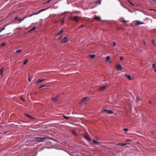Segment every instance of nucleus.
<instances>
[{
  "label": "nucleus",
  "mask_w": 156,
  "mask_h": 156,
  "mask_svg": "<svg viewBox=\"0 0 156 156\" xmlns=\"http://www.w3.org/2000/svg\"><path fill=\"white\" fill-rule=\"evenodd\" d=\"M47 138H49L51 140H53V139L52 138L50 137H49L48 136H44L43 137H35V139H36L37 140V141H38L39 142H43L45 140V139H47Z\"/></svg>",
  "instance_id": "nucleus-1"
},
{
  "label": "nucleus",
  "mask_w": 156,
  "mask_h": 156,
  "mask_svg": "<svg viewBox=\"0 0 156 156\" xmlns=\"http://www.w3.org/2000/svg\"><path fill=\"white\" fill-rule=\"evenodd\" d=\"M102 112H105L108 114H112L113 113V112L112 110L107 109H103L102 111Z\"/></svg>",
  "instance_id": "nucleus-2"
},
{
  "label": "nucleus",
  "mask_w": 156,
  "mask_h": 156,
  "mask_svg": "<svg viewBox=\"0 0 156 156\" xmlns=\"http://www.w3.org/2000/svg\"><path fill=\"white\" fill-rule=\"evenodd\" d=\"M89 98L88 97H85L82 99L81 101L84 103H86L89 100Z\"/></svg>",
  "instance_id": "nucleus-3"
},
{
  "label": "nucleus",
  "mask_w": 156,
  "mask_h": 156,
  "mask_svg": "<svg viewBox=\"0 0 156 156\" xmlns=\"http://www.w3.org/2000/svg\"><path fill=\"white\" fill-rule=\"evenodd\" d=\"M68 41V39L66 37H65L61 41V42L62 43H65Z\"/></svg>",
  "instance_id": "nucleus-4"
},
{
  "label": "nucleus",
  "mask_w": 156,
  "mask_h": 156,
  "mask_svg": "<svg viewBox=\"0 0 156 156\" xmlns=\"http://www.w3.org/2000/svg\"><path fill=\"white\" fill-rule=\"evenodd\" d=\"M123 68L122 66L120 65H117L116 66V69L119 70H121Z\"/></svg>",
  "instance_id": "nucleus-5"
},
{
  "label": "nucleus",
  "mask_w": 156,
  "mask_h": 156,
  "mask_svg": "<svg viewBox=\"0 0 156 156\" xmlns=\"http://www.w3.org/2000/svg\"><path fill=\"white\" fill-rule=\"evenodd\" d=\"M58 96L55 97H52L51 99L54 102H56L58 100Z\"/></svg>",
  "instance_id": "nucleus-6"
},
{
  "label": "nucleus",
  "mask_w": 156,
  "mask_h": 156,
  "mask_svg": "<svg viewBox=\"0 0 156 156\" xmlns=\"http://www.w3.org/2000/svg\"><path fill=\"white\" fill-rule=\"evenodd\" d=\"M84 137L87 139V140L89 141L91 140V139H90V136L87 134H86L84 135Z\"/></svg>",
  "instance_id": "nucleus-7"
},
{
  "label": "nucleus",
  "mask_w": 156,
  "mask_h": 156,
  "mask_svg": "<svg viewBox=\"0 0 156 156\" xmlns=\"http://www.w3.org/2000/svg\"><path fill=\"white\" fill-rule=\"evenodd\" d=\"M71 19L77 22L79 21V17L77 16H75Z\"/></svg>",
  "instance_id": "nucleus-8"
},
{
  "label": "nucleus",
  "mask_w": 156,
  "mask_h": 156,
  "mask_svg": "<svg viewBox=\"0 0 156 156\" xmlns=\"http://www.w3.org/2000/svg\"><path fill=\"white\" fill-rule=\"evenodd\" d=\"M144 24V23L140 22L139 20H136V21L135 25H139L142 24Z\"/></svg>",
  "instance_id": "nucleus-9"
},
{
  "label": "nucleus",
  "mask_w": 156,
  "mask_h": 156,
  "mask_svg": "<svg viewBox=\"0 0 156 156\" xmlns=\"http://www.w3.org/2000/svg\"><path fill=\"white\" fill-rule=\"evenodd\" d=\"M63 29H62L60 31H59L58 33L56 34V36L57 37L63 31Z\"/></svg>",
  "instance_id": "nucleus-10"
},
{
  "label": "nucleus",
  "mask_w": 156,
  "mask_h": 156,
  "mask_svg": "<svg viewBox=\"0 0 156 156\" xmlns=\"http://www.w3.org/2000/svg\"><path fill=\"white\" fill-rule=\"evenodd\" d=\"M44 80H45V79H39L37 80V81L35 82V83H40V82H41L42 81Z\"/></svg>",
  "instance_id": "nucleus-11"
},
{
  "label": "nucleus",
  "mask_w": 156,
  "mask_h": 156,
  "mask_svg": "<svg viewBox=\"0 0 156 156\" xmlns=\"http://www.w3.org/2000/svg\"><path fill=\"white\" fill-rule=\"evenodd\" d=\"M94 19L98 21L101 20V18L100 17L97 16L96 15L95 16Z\"/></svg>",
  "instance_id": "nucleus-12"
},
{
  "label": "nucleus",
  "mask_w": 156,
  "mask_h": 156,
  "mask_svg": "<svg viewBox=\"0 0 156 156\" xmlns=\"http://www.w3.org/2000/svg\"><path fill=\"white\" fill-rule=\"evenodd\" d=\"M106 87V86H104L99 88V90L100 91H102L104 90Z\"/></svg>",
  "instance_id": "nucleus-13"
},
{
  "label": "nucleus",
  "mask_w": 156,
  "mask_h": 156,
  "mask_svg": "<svg viewBox=\"0 0 156 156\" xmlns=\"http://www.w3.org/2000/svg\"><path fill=\"white\" fill-rule=\"evenodd\" d=\"M129 144V143H127V144H123V143H118V144H116V145L117 146H118V145H120L122 146H124L126 145L127 144Z\"/></svg>",
  "instance_id": "nucleus-14"
},
{
  "label": "nucleus",
  "mask_w": 156,
  "mask_h": 156,
  "mask_svg": "<svg viewBox=\"0 0 156 156\" xmlns=\"http://www.w3.org/2000/svg\"><path fill=\"white\" fill-rule=\"evenodd\" d=\"M110 57L109 56H107L106 58V61L108 62V61L110 60Z\"/></svg>",
  "instance_id": "nucleus-15"
},
{
  "label": "nucleus",
  "mask_w": 156,
  "mask_h": 156,
  "mask_svg": "<svg viewBox=\"0 0 156 156\" xmlns=\"http://www.w3.org/2000/svg\"><path fill=\"white\" fill-rule=\"evenodd\" d=\"M125 76L128 78L129 80H131V76L130 75L128 74H125Z\"/></svg>",
  "instance_id": "nucleus-16"
},
{
  "label": "nucleus",
  "mask_w": 156,
  "mask_h": 156,
  "mask_svg": "<svg viewBox=\"0 0 156 156\" xmlns=\"http://www.w3.org/2000/svg\"><path fill=\"white\" fill-rule=\"evenodd\" d=\"M3 68H2L0 70V74L2 76H3Z\"/></svg>",
  "instance_id": "nucleus-17"
},
{
  "label": "nucleus",
  "mask_w": 156,
  "mask_h": 156,
  "mask_svg": "<svg viewBox=\"0 0 156 156\" xmlns=\"http://www.w3.org/2000/svg\"><path fill=\"white\" fill-rule=\"evenodd\" d=\"M22 50L21 49H18L16 51V52L17 54L20 53L21 52Z\"/></svg>",
  "instance_id": "nucleus-18"
},
{
  "label": "nucleus",
  "mask_w": 156,
  "mask_h": 156,
  "mask_svg": "<svg viewBox=\"0 0 156 156\" xmlns=\"http://www.w3.org/2000/svg\"><path fill=\"white\" fill-rule=\"evenodd\" d=\"M63 118L66 119H69V117L65 115H63Z\"/></svg>",
  "instance_id": "nucleus-19"
},
{
  "label": "nucleus",
  "mask_w": 156,
  "mask_h": 156,
  "mask_svg": "<svg viewBox=\"0 0 156 156\" xmlns=\"http://www.w3.org/2000/svg\"><path fill=\"white\" fill-rule=\"evenodd\" d=\"M98 5H100L101 3V2L100 0H98V1H96L95 2Z\"/></svg>",
  "instance_id": "nucleus-20"
},
{
  "label": "nucleus",
  "mask_w": 156,
  "mask_h": 156,
  "mask_svg": "<svg viewBox=\"0 0 156 156\" xmlns=\"http://www.w3.org/2000/svg\"><path fill=\"white\" fill-rule=\"evenodd\" d=\"M26 18V17H23V18L22 19H21V18H19V20H18L20 22H22V21H23L25 18Z\"/></svg>",
  "instance_id": "nucleus-21"
},
{
  "label": "nucleus",
  "mask_w": 156,
  "mask_h": 156,
  "mask_svg": "<svg viewBox=\"0 0 156 156\" xmlns=\"http://www.w3.org/2000/svg\"><path fill=\"white\" fill-rule=\"evenodd\" d=\"M93 143L97 145V144H98V142L96 140H93Z\"/></svg>",
  "instance_id": "nucleus-22"
},
{
  "label": "nucleus",
  "mask_w": 156,
  "mask_h": 156,
  "mask_svg": "<svg viewBox=\"0 0 156 156\" xmlns=\"http://www.w3.org/2000/svg\"><path fill=\"white\" fill-rule=\"evenodd\" d=\"M129 3L131 5H132V6H134V5H137V4H133V3H132L131 2H129Z\"/></svg>",
  "instance_id": "nucleus-23"
},
{
  "label": "nucleus",
  "mask_w": 156,
  "mask_h": 156,
  "mask_svg": "<svg viewBox=\"0 0 156 156\" xmlns=\"http://www.w3.org/2000/svg\"><path fill=\"white\" fill-rule=\"evenodd\" d=\"M25 115H27V116L28 117H29L30 118H31L32 119H33V117L32 116L30 115H29L28 114H25Z\"/></svg>",
  "instance_id": "nucleus-24"
},
{
  "label": "nucleus",
  "mask_w": 156,
  "mask_h": 156,
  "mask_svg": "<svg viewBox=\"0 0 156 156\" xmlns=\"http://www.w3.org/2000/svg\"><path fill=\"white\" fill-rule=\"evenodd\" d=\"M152 67L153 68H156V67L155 66V64L154 63V64H152Z\"/></svg>",
  "instance_id": "nucleus-25"
},
{
  "label": "nucleus",
  "mask_w": 156,
  "mask_h": 156,
  "mask_svg": "<svg viewBox=\"0 0 156 156\" xmlns=\"http://www.w3.org/2000/svg\"><path fill=\"white\" fill-rule=\"evenodd\" d=\"M90 56L91 58H94L95 56V55H90Z\"/></svg>",
  "instance_id": "nucleus-26"
},
{
  "label": "nucleus",
  "mask_w": 156,
  "mask_h": 156,
  "mask_svg": "<svg viewBox=\"0 0 156 156\" xmlns=\"http://www.w3.org/2000/svg\"><path fill=\"white\" fill-rule=\"evenodd\" d=\"M36 28V27H33L30 30V31H33Z\"/></svg>",
  "instance_id": "nucleus-27"
},
{
  "label": "nucleus",
  "mask_w": 156,
  "mask_h": 156,
  "mask_svg": "<svg viewBox=\"0 0 156 156\" xmlns=\"http://www.w3.org/2000/svg\"><path fill=\"white\" fill-rule=\"evenodd\" d=\"M45 87V85H41V86L39 87V88H42L44 87Z\"/></svg>",
  "instance_id": "nucleus-28"
},
{
  "label": "nucleus",
  "mask_w": 156,
  "mask_h": 156,
  "mask_svg": "<svg viewBox=\"0 0 156 156\" xmlns=\"http://www.w3.org/2000/svg\"><path fill=\"white\" fill-rule=\"evenodd\" d=\"M35 141H37V140L36 139H35V138H34V139L33 140H31V141L33 142Z\"/></svg>",
  "instance_id": "nucleus-29"
},
{
  "label": "nucleus",
  "mask_w": 156,
  "mask_h": 156,
  "mask_svg": "<svg viewBox=\"0 0 156 156\" xmlns=\"http://www.w3.org/2000/svg\"><path fill=\"white\" fill-rule=\"evenodd\" d=\"M84 27V26L83 25H81L80 26H79L78 27V28H82L83 27Z\"/></svg>",
  "instance_id": "nucleus-30"
},
{
  "label": "nucleus",
  "mask_w": 156,
  "mask_h": 156,
  "mask_svg": "<svg viewBox=\"0 0 156 156\" xmlns=\"http://www.w3.org/2000/svg\"><path fill=\"white\" fill-rule=\"evenodd\" d=\"M28 60L27 59L26 60H25V61L24 62H23V64H26L27 63V62Z\"/></svg>",
  "instance_id": "nucleus-31"
},
{
  "label": "nucleus",
  "mask_w": 156,
  "mask_h": 156,
  "mask_svg": "<svg viewBox=\"0 0 156 156\" xmlns=\"http://www.w3.org/2000/svg\"><path fill=\"white\" fill-rule=\"evenodd\" d=\"M123 130L125 131L126 132L128 131V129L127 128H124L123 129Z\"/></svg>",
  "instance_id": "nucleus-32"
},
{
  "label": "nucleus",
  "mask_w": 156,
  "mask_h": 156,
  "mask_svg": "<svg viewBox=\"0 0 156 156\" xmlns=\"http://www.w3.org/2000/svg\"><path fill=\"white\" fill-rule=\"evenodd\" d=\"M19 18L17 16H16L15 18V19L16 20H18Z\"/></svg>",
  "instance_id": "nucleus-33"
},
{
  "label": "nucleus",
  "mask_w": 156,
  "mask_h": 156,
  "mask_svg": "<svg viewBox=\"0 0 156 156\" xmlns=\"http://www.w3.org/2000/svg\"><path fill=\"white\" fill-rule=\"evenodd\" d=\"M5 45V43H3L1 45V46H4Z\"/></svg>",
  "instance_id": "nucleus-34"
},
{
  "label": "nucleus",
  "mask_w": 156,
  "mask_h": 156,
  "mask_svg": "<svg viewBox=\"0 0 156 156\" xmlns=\"http://www.w3.org/2000/svg\"><path fill=\"white\" fill-rule=\"evenodd\" d=\"M113 45L114 46H115L116 45V43H115V42L114 41L113 42Z\"/></svg>",
  "instance_id": "nucleus-35"
},
{
  "label": "nucleus",
  "mask_w": 156,
  "mask_h": 156,
  "mask_svg": "<svg viewBox=\"0 0 156 156\" xmlns=\"http://www.w3.org/2000/svg\"><path fill=\"white\" fill-rule=\"evenodd\" d=\"M126 142H128V141H132V140H130V139H128V140H126Z\"/></svg>",
  "instance_id": "nucleus-36"
},
{
  "label": "nucleus",
  "mask_w": 156,
  "mask_h": 156,
  "mask_svg": "<svg viewBox=\"0 0 156 156\" xmlns=\"http://www.w3.org/2000/svg\"><path fill=\"white\" fill-rule=\"evenodd\" d=\"M20 99H21V100H22L23 101H25L24 99H23V98L22 97H21L20 98Z\"/></svg>",
  "instance_id": "nucleus-37"
},
{
  "label": "nucleus",
  "mask_w": 156,
  "mask_h": 156,
  "mask_svg": "<svg viewBox=\"0 0 156 156\" xmlns=\"http://www.w3.org/2000/svg\"><path fill=\"white\" fill-rule=\"evenodd\" d=\"M127 22V21H126V20H123V21H122L123 23H126V22Z\"/></svg>",
  "instance_id": "nucleus-38"
},
{
  "label": "nucleus",
  "mask_w": 156,
  "mask_h": 156,
  "mask_svg": "<svg viewBox=\"0 0 156 156\" xmlns=\"http://www.w3.org/2000/svg\"><path fill=\"white\" fill-rule=\"evenodd\" d=\"M120 60H122L123 59V58L122 57L120 56Z\"/></svg>",
  "instance_id": "nucleus-39"
},
{
  "label": "nucleus",
  "mask_w": 156,
  "mask_h": 156,
  "mask_svg": "<svg viewBox=\"0 0 156 156\" xmlns=\"http://www.w3.org/2000/svg\"><path fill=\"white\" fill-rule=\"evenodd\" d=\"M50 2V1H49V0H48V1H47V2H46V3H47H47H49Z\"/></svg>",
  "instance_id": "nucleus-40"
},
{
  "label": "nucleus",
  "mask_w": 156,
  "mask_h": 156,
  "mask_svg": "<svg viewBox=\"0 0 156 156\" xmlns=\"http://www.w3.org/2000/svg\"><path fill=\"white\" fill-rule=\"evenodd\" d=\"M155 41H154V40H153L152 41V44H154V42Z\"/></svg>",
  "instance_id": "nucleus-41"
},
{
  "label": "nucleus",
  "mask_w": 156,
  "mask_h": 156,
  "mask_svg": "<svg viewBox=\"0 0 156 156\" xmlns=\"http://www.w3.org/2000/svg\"><path fill=\"white\" fill-rule=\"evenodd\" d=\"M149 102V103L151 104V103H152V101H149V102Z\"/></svg>",
  "instance_id": "nucleus-42"
},
{
  "label": "nucleus",
  "mask_w": 156,
  "mask_h": 156,
  "mask_svg": "<svg viewBox=\"0 0 156 156\" xmlns=\"http://www.w3.org/2000/svg\"><path fill=\"white\" fill-rule=\"evenodd\" d=\"M151 1H153V2H156V0H151Z\"/></svg>",
  "instance_id": "nucleus-43"
},
{
  "label": "nucleus",
  "mask_w": 156,
  "mask_h": 156,
  "mask_svg": "<svg viewBox=\"0 0 156 156\" xmlns=\"http://www.w3.org/2000/svg\"><path fill=\"white\" fill-rule=\"evenodd\" d=\"M44 10V9H43V10H41V11H40L38 12V13H39V12H41V11H43V10ZM38 13H37V14Z\"/></svg>",
  "instance_id": "nucleus-44"
},
{
  "label": "nucleus",
  "mask_w": 156,
  "mask_h": 156,
  "mask_svg": "<svg viewBox=\"0 0 156 156\" xmlns=\"http://www.w3.org/2000/svg\"><path fill=\"white\" fill-rule=\"evenodd\" d=\"M28 81H29V82H30V78H29L28 79Z\"/></svg>",
  "instance_id": "nucleus-45"
},
{
  "label": "nucleus",
  "mask_w": 156,
  "mask_h": 156,
  "mask_svg": "<svg viewBox=\"0 0 156 156\" xmlns=\"http://www.w3.org/2000/svg\"><path fill=\"white\" fill-rule=\"evenodd\" d=\"M63 22H64V19H63V20H62V23H63Z\"/></svg>",
  "instance_id": "nucleus-46"
},
{
  "label": "nucleus",
  "mask_w": 156,
  "mask_h": 156,
  "mask_svg": "<svg viewBox=\"0 0 156 156\" xmlns=\"http://www.w3.org/2000/svg\"><path fill=\"white\" fill-rule=\"evenodd\" d=\"M154 71L156 72V69H154Z\"/></svg>",
  "instance_id": "nucleus-47"
},
{
  "label": "nucleus",
  "mask_w": 156,
  "mask_h": 156,
  "mask_svg": "<svg viewBox=\"0 0 156 156\" xmlns=\"http://www.w3.org/2000/svg\"><path fill=\"white\" fill-rule=\"evenodd\" d=\"M49 0V1H51L52 0Z\"/></svg>",
  "instance_id": "nucleus-48"
},
{
  "label": "nucleus",
  "mask_w": 156,
  "mask_h": 156,
  "mask_svg": "<svg viewBox=\"0 0 156 156\" xmlns=\"http://www.w3.org/2000/svg\"><path fill=\"white\" fill-rule=\"evenodd\" d=\"M155 53L156 54V51L155 52Z\"/></svg>",
  "instance_id": "nucleus-49"
},
{
  "label": "nucleus",
  "mask_w": 156,
  "mask_h": 156,
  "mask_svg": "<svg viewBox=\"0 0 156 156\" xmlns=\"http://www.w3.org/2000/svg\"><path fill=\"white\" fill-rule=\"evenodd\" d=\"M154 11H156V10H154Z\"/></svg>",
  "instance_id": "nucleus-50"
}]
</instances>
